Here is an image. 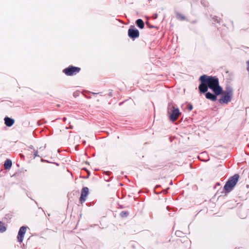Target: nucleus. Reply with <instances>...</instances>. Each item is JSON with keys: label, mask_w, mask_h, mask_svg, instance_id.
Listing matches in <instances>:
<instances>
[{"label": "nucleus", "mask_w": 249, "mask_h": 249, "mask_svg": "<svg viewBox=\"0 0 249 249\" xmlns=\"http://www.w3.org/2000/svg\"><path fill=\"white\" fill-rule=\"evenodd\" d=\"M12 165V161L9 159L6 160L4 164V169L6 170L9 169L11 167Z\"/></svg>", "instance_id": "f8f14e48"}, {"label": "nucleus", "mask_w": 249, "mask_h": 249, "mask_svg": "<svg viewBox=\"0 0 249 249\" xmlns=\"http://www.w3.org/2000/svg\"><path fill=\"white\" fill-rule=\"evenodd\" d=\"M89 188L87 187H85L82 188L81 196L79 198V201L81 204L84 202L87 198V196L89 195Z\"/></svg>", "instance_id": "0eeeda50"}, {"label": "nucleus", "mask_w": 249, "mask_h": 249, "mask_svg": "<svg viewBox=\"0 0 249 249\" xmlns=\"http://www.w3.org/2000/svg\"><path fill=\"white\" fill-rule=\"evenodd\" d=\"M6 227L4 225V224L2 222H0V232H4L6 231Z\"/></svg>", "instance_id": "4468645a"}, {"label": "nucleus", "mask_w": 249, "mask_h": 249, "mask_svg": "<svg viewBox=\"0 0 249 249\" xmlns=\"http://www.w3.org/2000/svg\"><path fill=\"white\" fill-rule=\"evenodd\" d=\"M128 35L129 37L134 39L139 36L140 33L137 29H135L133 26H131L128 30Z\"/></svg>", "instance_id": "423d86ee"}, {"label": "nucleus", "mask_w": 249, "mask_h": 249, "mask_svg": "<svg viewBox=\"0 0 249 249\" xmlns=\"http://www.w3.org/2000/svg\"><path fill=\"white\" fill-rule=\"evenodd\" d=\"M81 68L73 66H70L63 70V72L67 76H73L79 73Z\"/></svg>", "instance_id": "20e7f679"}, {"label": "nucleus", "mask_w": 249, "mask_h": 249, "mask_svg": "<svg viewBox=\"0 0 249 249\" xmlns=\"http://www.w3.org/2000/svg\"><path fill=\"white\" fill-rule=\"evenodd\" d=\"M239 178V176L238 174H235L229 178L224 186V189L226 193H229L233 190L237 183Z\"/></svg>", "instance_id": "f03ea898"}, {"label": "nucleus", "mask_w": 249, "mask_h": 249, "mask_svg": "<svg viewBox=\"0 0 249 249\" xmlns=\"http://www.w3.org/2000/svg\"><path fill=\"white\" fill-rule=\"evenodd\" d=\"M179 232H180L179 231H176V234L177 235H178V233H179Z\"/></svg>", "instance_id": "412c9836"}, {"label": "nucleus", "mask_w": 249, "mask_h": 249, "mask_svg": "<svg viewBox=\"0 0 249 249\" xmlns=\"http://www.w3.org/2000/svg\"><path fill=\"white\" fill-rule=\"evenodd\" d=\"M203 82L207 83L209 88L212 89L216 95H221L223 93V89L219 86V80L216 76L203 75Z\"/></svg>", "instance_id": "f257e3e1"}, {"label": "nucleus", "mask_w": 249, "mask_h": 249, "mask_svg": "<svg viewBox=\"0 0 249 249\" xmlns=\"http://www.w3.org/2000/svg\"><path fill=\"white\" fill-rule=\"evenodd\" d=\"M188 108L189 111L192 110V109H193V106L192 105H191V104L188 105Z\"/></svg>", "instance_id": "a211bd4d"}, {"label": "nucleus", "mask_w": 249, "mask_h": 249, "mask_svg": "<svg viewBox=\"0 0 249 249\" xmlns=\"http://www.w3.org/2000/svg\"><path fill=\"white\" fill-rule=\"evenodd\" d=\"M224 94L219 99V102L221 104H227L231 101L233 95V90L231 88H227L223 93Z\"/></svg>", "instance_id": "7ed1b4c3"}, {"label": "nucleus", "mask_w": 249, "mask_h": 249, "mask_svg": "<svg viewBox=\"0 0 249 249\" xmlns=\"http://www.w3.org/2000/svg\"><path fill=\"white\" fill-rule=\"evenodd\" d=\"M27 227L25 226H22L18 232L17 239L19 242L21 243L23 241L24 235L26 233Z\"/></svg>", "instance_id": "6e6552de"}, {"label": "nucleus", "mask_w": 249, "mask_h": 249, "mask_svg": "<svg viewBox=\"0 0 249 249\" xmlns=\"http://www.w3.org/2000/svg\"><path fill=\"white\" fill-rule=\"evenodd\" d=\"M216 95L215 94H213L211 93V92H207L206 93V97L207 99L211 100L213 101H215L217 99Z\"/></svg>", "instance_id": "9b49d317"}, {"label": "nucleus", "mask_w": 249, "mask_h": 249, "mask_svg": "<svg viewBox=\"0 0 249 249\" xmlns=\"http://www.w3.org/2000/svg\"><path fill=\"white\" fill-rule=\"evenodd\" d=\"M247 65H248L247 71L249 72V60L247 62Z\"/></svg>", "instance_id": "6ab92c4d"}, {"label": "nucleus", "mask_w": 249, "mask_h": 249, "mask_svg": "<svg viewBox=\"0 0 249 249\" xmlns=\"http://www.w3.org/2000/svg\"><path fill=\"white\" fill-rule=\"evenodd\" d=\"M168 113L169 114V119L172 122H175L177 120L181 114L179 109L175 107L174 106L171 107V112L168 111Z\"/></svg>", "instance_id": "39448f33"}, {"label": "nucleus", "mask_w": 249, "mask_h": 249, "mask_svg": "<svg viewBox=\"0 0 249 249\" xmlns=\"http://www.w3.org/2000/svg\"><path fill=\"white\" fill-rule=\"evenodd\" d=\"M177 17L178 19H179L181 20H183L185 19V17L180 13H178L177 14Z\"/></svg>", "instance_id": "dca6fc26"}, {"label": "nucleus", "mask_w": 249, "mask_h": 249, "mask_svg": "<svg viewBox=\"0 0 249 249\" xmlns=\"http://www.w3.org/2000/svg\"><path fill=\"white\" fill-rule=\"evenodd\" d=\"M66 119H66V118H63V120H64V121H66Z\"/></svg>", "instance_id": "5701e85b"}, {"label": "nucleus", "mask_w": 249, "mask_h": 249, "mask_svg": "<svg viewBox=\"0 0 249 249\" xmlns=\"http://www.w3.org/2000/svg\"><path fill=\"white\" fill-rule=\"evenodd\" d=\"M214 21L216 22L217 23H219L220 22V18H218L217 17L213 18Z\"/></svg>", "instance_id": "f3484780"}, {"label": "nucleus", "mask_w": 249, "mask_h": 249, "mask_svg": "<svg viewBox=\"0 0 249 249\" xmlns=\"http://www.w3.org/2000/svg\"><path fill=\"white\" fill-rule=\"evenodd\" d=\"M202 77H203V75L201 76L199 78L201 84L198 87V89L200 92L205 93L207 91L209 87L206 82H203V79H202Z\"/></svg>", "instance_id": "1a4fd4ad"}, {"label": "nucleus", "mask_w": 249, "mask_h": 249, "mask_svg": "<svg viewBox=\"0 0 249 249\" xmlns=\"http://www.w3.org/2000/svg\"><path fill=\"white\" fill-rule=\"evenodd\" d=\"M15 121L14 119L9 118L5 117L4 118V123L6 126L10 127L14 124Z\"/></svg>", "instance_id": "9d476101"}, {"label": "nucleus", "mask_w": 249, "mask_h": 249, "mask_svg": "<svg viewBox=\"0 0 249 249\" xmlns=\"http://www.w3.org/2000/svg\"><path fill=\"white\" fill-rule=\"evenodd\" d=\"M136 23L137 25L141 29L144 28V23L142 19H138L136 20Z\"/></svg>", "instance_id": "ddd939ff"}, {"label": "nucleus", "mask_w": 249, "mask_h": 249, "mask_svg": "<svg viewBox=\"0 0 249 249\" xmlns=\"http://www.w3.org/2000/svg\"><path fill=\"white\" fill-rule=\"evenodd\" d=\"M34 155L35 157L38 156L37 152V151H34Z\"/></svg>", "instance_id": "aec40b11"}, {"label": "nucleus", "mask_w": 249, "mask_h": 249, "mask_svg": "<svg viewBox=\"0 0 249 249\" xmlns=\"http://www.w3.org/2000/svg\"><path fill=\"white\" fill-rule=\"evenodd\" d=\"M128 215L129 213L126 211H122L120 213V216L123 218L126 217Z\"/></svg>", "instance_id": "2eb2a0df"}, {"label": "nucleus", "mask_w": 249, "mask_h": 249, "mask_svg": "<svg viewBox=\"0 0 249 249\" xmlns=\"http://www.w3.org/2000/svg\"><path fill=\"white\" fill-rule=\"evenodd\" d=\"M70 128H71V129H72L73 128V126L72 125H70Z\"/></svg>", "instance_id": "4be33fe9"}]
</instances>
